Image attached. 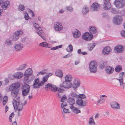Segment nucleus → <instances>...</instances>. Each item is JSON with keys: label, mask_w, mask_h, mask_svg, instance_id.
I'll list each match as a JSON object with an SVG mask.
<instances>
[{"label": "nucleus", "mask_w": 125, "mask_h": 125, "mask_svg": "<svg viewBox=\"0 0 125 125\" xmlns=\"http://www.w3.org/2000/svg\"><path fill=\"white\" fill-rule=\"evenodd\" d=\"M124 74V72H122L119 75V78H122Z\"/></svg>", "instance_id": "63"}, {"label": "nucleus", "mask_w": 125, "mask_h": 125, "mask_svg": "<svg viewBox=\"0 0 125 125\" xmlns=\"http://www.w3.org/2000/svg\"><path fill=\"white\" fill-rule=\"evenodd\" d=\"M122 67L121 66L118 65L116 67L115 71L117 72H119L122 70Z\"/></svg>", "instance_id": "36"}, {"label": "nucleus", "mask_w": 125, "mask_h": 125, "mask_svg": "<svg viewBox=\"0 0 125 125\" xmlns=\"http://www.w3.org/2000/svg\"><path fill=\"white\" fill-rule=\"evenodd\" d=\"M9 90L11 91V94L12 96L15 98L19 94V90L17 89H10L9 88Z\"/></svg>", "instance_id": "15"}, {"label": "nucleus", "mask_w": 125, "mask_h": 125, "mask_svg": "<svg viewBox=\"0 0 125 125\" xmlns=\"http://www.w3.org/2000/svg\"><path fill=\"white\" fill-rule=\"evenodd\" d=\"M40 80L39 78L35 79L33 82L34 83L32 85L33 87L35 89L39 88L40 86H42V84H40L41 83V81L39 82Z\"/></svg>", "instance_id": "7"}, {"label": "nucleus", "mask_w": 125, "mask_h": 125, "mask_svg": "<svg viewBox=\"0 0 125 125\" xmlns=\"http://www.w3.org/2000/svg\"><path fill=\"white\" fill-rule=\"evenodd\" d=\"M114 3L117 8H120L124 6L125 3L124 0H115Z\"/></svg>", "instance_id": "4"}, {"label": "nucleus", "mask_w": 125, "mask_h": 125, "mask_svg": "<svg viewBox=\"0 0 125 125\" xmlns=\"http://www.w3.org/2000/svg\"><path fill=\"white\" fill-rule=\"evenodd\" d=\"M80 84V81L78 80H75L73 82V84H72L74 89L75 90L77 88L79 87Z\"/></svg>", "instance_id": "18"}, {"label": "nucleus", "mask_w": 125, "mask_h": 125, "mask_svg": "<svg viewBox=\"0 0 125 125\" xmlns=\"http://www.w3.org/2000/svg\"><path fill=\"white\" fill-rule=\"evenodd\" d=\"M63 111L64 113H69L70 112H69V110L68 109H66L65 108H63Z\"/></svg>", "instance_id": "61"}, {"label": "nucleus", "mask_w": 125, "mask_h": 125, "mask_svg": "<svg viewBox=\"0 0 125 125\" xmlns=\"http://www.w3.org/2000/svg\"><path fill=\"white\" fill-rule=\"evenodd\" d=\"M51 91L53 92H55L58 90V88L55 85H52L51 89Z\"/></svg>", "instance_id": "43"}, {"label": "nucleus", "mask_w": 125, "mask_h": 125, "mask_svg": "<svg viewBox=\"0 0 125 125\" xmlns=\"http://www.w3.org/2000/svg\"><path fill=\"white\" fill-rule=\"evenodd\" d=\"M67 97L65 95H64L61 98V101L62 102H63L65 100H66L67 99Z\"/></svg>", "instance_id": "51"}, {"label": "nucleus", "mask_w": 125, "mask_h": 125, "mask_svg": "<svg viewBox=\"0 0 125 125\" xmlns=\"http://www.w3.org/2000/svg\"><path fill=\"white\" fill-rule=\"evenodd\" d=\"M71 95L74 98H76L78 97V95L77 94L73 92L71 93Z\"/></svg>", "instance_id": "49"}, {"label": "nucleus", "mask_w": 125, "mask_h": 125, "mask_svg": "<svg viewBox=\"0 0 125 125\" xmlns=\"http://www.w3.org/2000/svg\"><path fill=\"white\" fill-rule=\"evenodd\" d=\"M65 81L71 83V82L72 79V78L71 75H67L65 76Z\"/></svg>", "instance_id": "29"}, {"label": "nucleus", "mask_w": 125, "mask_h": 125, "mask_svg": "<svg viewBox=\"0 0 125 125\" xmlns=\"http://www.w3.org/2000/svg\"><path fill=\"white\" fill-rule=\"evenodd\" d=\"M76 104L80 108H83L86 105L87 102L86 101H83L81 99L77 97Z\"/></svg>", "instance_id": "3"}, {"label": "nucleus", "mask_w": 125, "mask_h": 125, "mask_svg": "<svg viewBox=\"0 0 125 125\" xmlns=\"http://www.w3.org/2000/svg\"><path fill=\"white\" fill-rule=\"evenodd\" d=\"M89 31L91 34H95L97 32V30L94 26L90 27L89 29Z\"/></svg>", "instance_id": "22"}, {"label": "nucleus", "mask_w": 125, "mask_h": 125, "mask_svg": "<svg viewBox=\"0 0 125 125\" xmlns=\"http://www.w3.org/2000/svg\"><path fill=\"white\" fill-rule=\"evenodd\" d=\"M48 79V77L47 76L44 77L42 78V80L41 81V83L40 84H42V86L44 84L45 82L47 81Z\"/></svg>", "instance_id": "32"}, {"label": "nucleus", "mask_w": 125, "mask_h": 125, "mask_svg": "<svg viewBox=\"0 0 125 125\" xmlns=\"http://www.w3.org/2000/svg\"><path fill=\"white\" fill-rule=\"evenodd\" d=\"M4 83L5 85H7L9 83V79L5 78L4 80Z\"/></svg>", "instance_id": "57"}, {"label": "nucleus", "mask_w": 125, "mask_h": 125, "mask_svg": "<svg viewBox=\"0 0 125 125\" xmlns=\"http://www.w3.org/2000/svg\"><path fill=\"white\" fill-rule=\"evenodd\" d=\"M25 9V7L23 5H20L18 8L19 10H20L21 11H23Z\"/></svg>", "instance_id": "47"}, {"label": "nucleus", "mask_w": 125, "mask_h": 125, "mask_svg": "<svg viewBox=\"0 0 125 125\" xmlns=\"http://www.w3.org/2000/svg\"><path fill=\"white\" fill-rule=\"evenodd\" d=\"M78 98H80V99H82L85 98H86V96L85 95L83 94H79L78 95Z\"/></svg>", "instance_id": "46"}, {"label": "nucleus", "mask_w": 125, "mask_h": 125, "mask_svg": "<svg viewBox=\"0 0 125 125\" xmlns=\"http://www.w3.org/2000/svg\"><path fill=\"white\" fill-rule=\"evenodd\" d=\"M54 27L55 30L57 31L62 30L63 29V27L61 23L59 22H55Z\"/></svg>", "instance_id": "11"}, {"label": "nucleus", "mask_w": 125, "mask_h": 125, "mask_svg": "<svg viewBox=\"0 0 125 125\" xmlns=\"http://www.w3.org/2000/svg\"><path fill=\"white\" fill-rule=\"evenodd\" d=\"M3 3H5V5L7 6L8 8V6L10 5V2L8 1H5L3 2Z\"/></svg>", "instance_id": "59"}, {"label": "nucleus", "mask_w": 125, "mask_h": 125, "mask_svg": "<svg viewBox=\"0 0 125 125\" xmlns=\"http://www.w3.org/2000/svg\"><path fill=\"white\" fill-rule=\"evenodd\" d=\"M62 45H61L55 47L51 48L50 50H57L59 48H61L62 47Z\"/></svg>", "instance_id": "42"}, {"label": "nucleus", "mask_w": 125, "mask_h": 125, "mask_svg": "<svg viewBox=\"0 0 125 125\" xmlns=\"http://www.w3.org/2000/svg\"><path fill=\"white\" fill-rule=\"evenodd\" d=\"M52 85L50 83H48L46 84L45 87V89L46 91H48L50 88L51 89Z\"/></svg>", "instance_id": "34"}, {"label": "nucleus", "mask_w": 125, "mask_h": 125, "mask_svg": "<svg viewBox=\"0 0 125 125\" xmlns=\"http://www.w3.org/2000/svg\"><path fill=\"white\" fill-rule=\"evenodd\" d=\"M93 37V35L90 34L86 32L83 34L82 38L83 39L86 41H89L91 40Z\"/></svg>", "instance_id": "8"}, {"label": "nucleus", "mask_w": 125, "mask_h": 125, "mask_svg": "<svg viewBox=\"0 0 125 125\" xmlns=\"http://www.w3.org/2000/svg\"><path fill=\"white\" fill-rule=\"evenodd\" d=\"M70 108L72 111L75 113L77 114L81 113V112L80 110L79 109L77 108L74 107L73 105H71Z\"/></svg>", "instance_id": "20"}, {"label": "nucleus", "mask_w": 125, "mask_h": 125, "mask_svg": "<svg viewBox=\"0 0 125 125\" xmlns=\"http://www.w3.org/2000/svg\"><path fill=\"white\" fill-rule=\"evenodd\" d=\"M95 44H93L89 48V50L90 51H91L92 50V49H93V48L95 47Z\"/></svg>", "instance_id": "64"}, {"label": "nucleus", "mask_w": 125, "mask_h": 125, "mask_svg": "<svg viewBox=\"0 0 125 125\" xmlns=\"http://www.w3.org/2000/svg\"><path fill=\"white\" fill-rule=\"evenodd\" d=\"M23 74L20 72H18L15 74L14 75V77L15 78L18 79L21 78L22 77Z\"/></svg>", "instance_id": "28"}, {"label": "nucleus", "mask_w": 125, "mask_h": 125, "mask_svg": "<svg viewBox=\"0 0 125 125\" xmlns=\"http://www.w3.org/2000/svg\"><path fill=\"white\" fill-rule=\"evenodd\" d=\"M56 75L60 77H62L63 76V73L62 71L61 70H57L55 72Z\"/></svg>", "instance_id": "30"}, {"label": "nucleus", "mask_w": 125, "mask_h": 125, "mask_svg": "<svg viewBox=\"0 0 125 125\" xmlns=\"http://www.w3.org/2000/svg\"><path fill=\"white\" fill-rule=\"evenodd\" d=\"M94 117L92 116L90 118L89 120L88 124L89 125H95V123L94 119Z\"/></svg>", "instance_id": "27"}, {"label": "nucleus", "mask_w": 125, "mask_h": 125, "mask_svg": "<svg viewBox=\"0 0 125 125\" xmlns=\"http://www.w3.org/2000/svg\"><path fill=\"white\" fill-rule=\"evenodd\" d=\"M111 108L113 109H120V105L116 101H114L111 102L110 104Z\"/></svg>", "instance_id": "14"}, {"label": "nucleus", "mask_w": 125, "mask_h": 125, "mask_svg": "<svg viewBox=\"0 0 125 125\" xmlns=\"http://www.w3.org/2000/svg\"><path fill=\"white\" fill-rule=\"evenodd\" d=\"M72 33L73 37L74 38H79L81 35L80 31L77 29L74 30L73 31Z\"/></svg>", "instance_id": "17"}, {"label": "nucleus", "mask_w": 125, "mask_h": 125, "mask_svg": "<svg viewBox=\"0 0 125 125\" xmlns=\"http://www.w3.org/2000/svg\"><path fill=\"white\" fill-rule=\"evenodd\" d=\"M66 10L70 12L72 11L73 10V9L71 6L67 7L66 8Z\"/></svg>", "instance_id": "48"}, {"label": "nucleus", "mask_w": 125, "mask_h": 125, "mask_svg": "<svg viewBox=\"0 0 125 125\" xmlns=\"http://www.w3.org/2000/svg\"><path fill=\"white\" fill-rule=\"evenodd\" d=\"M72 55V54L71 53H69L67 55H66L65 56H63L62 58H67L69 57H70Z\"/></svg>", "instance_id": "55"}, {"label": "nucleus", "mask_w": 125, "mask_h": 125, "mask_svg": "<svg viewBox=\"0 0 125 125\" xmlns=\"http://www.w3.org/2000/svg\"><path fill=\"white\" fill-rule=\"evenodd\" d=\"M97 64L95 61H93L90 62L89 65V69L90 72L94 73L97 72Z\"/></svg>", "instance_id": "2"}, {"label": "nucleus", "mask_w": 125, "mask_h": 125, "mask_svg": "<svg viewBox=\"0 0 125 125\" xmlns=\"http://www.w3.org/2000/svg\"><path fill=\"white\" fill-rule=\"evenodd\" d=\"M12 43V41L9 39H7L6 41L5 42V44L9 46L11 45Z\"/></svg>", "instance_id": "41"}, {"label": "nucleus", "mask_w": 125, "mask_h": 125, "mask_svg": "<svg viewBox=\"0 0 125 125\" xmlns=\"http://www.w3.org/2000/svg\"><path fill=\"white\" fill-rule=\"evenodd\" d=\"M47 69L43 70L39 72L37 74V75L38 76L40 74L41 75H43L45 74L47 72Z\"/></svg>", "instance_id": "39"}, {"label": "nucleus", "mask_w": 125, "mask_h": 125, "mask_svg": "<svg viewBox=\"0 0 125 125\" xmlns=\"http://www.w3.org/2000/svg\"><path fill=\"white\" fill-rule=\"evenodd\" d=\"M100 5L97 3H93L91 6L90 10L94 11L98 10L100 9Z\"/></svg>", "instance_id": "10"}, {"label": "nucleus", "mask_w": 125, "mask_h": 125, "mask_svg": "<svg viewBox=\"0 0 125 125\" xmlns=\"http://www.w3.org/2000/svg\"><path fill=\"white\" fill-rule=\"evenodd\" d=\"M111 51L112 50L109 47H106L103 48L102 52L104 55H107L111 52Z\"/></svg>", "instance_id": "16"}, {"label": "nucleus", "mask_w": 125, "mask_h": 125, "mask_svg": "<svg viewBox=\"0 0 125 125\" xmlns=\"http://www.w3.org/2000/svg\"><path fill=\"white\" fill-rule=\"evenodd\" d=\"M2 10H5L8 8L7 6L5 5V3H3L1 6Z\"/></svg>", "instance_id": "54"}, {"label": "nucleus", "mask_w": 125, "mask_h": 125, "mask_svg": "<svg viewBox=\"0 0 125 125\" xmlns=\"http://www.w3.org/2000/svg\"><path fill=\"white\" fill-rule=\"evenodd\" d=\"M57 91H58L59 92L61 93H63L64 91V89H62L61 88H58Z\"/></svg>", "instance_id": "58"}, {"label": "nucleus", "mask_w": 125, "mask_h": 125, "mask_svg": "<svg viewBox=\"0 0 125 125\" xmlns=\"http://www.w3.org/2000/svg\"><path fill=\"white\" fill-rule=\"evenodd\" d=\"M60 87H62L64 88H69L72 86V84L65 81L63 82L62 84L60 85Z\"/></svg>", "instance_id": "12"}, {"label": "nucleus", "mask_w": 125, "mask_h": 125, "mask_svg": "<svg viewBox=\"0 0 125 125\" xmlns=\"http://www.w3.org/2000/svg\"><path fill=\"white\" fill-rule=\"evenodd\" d=\"M25 12L26 14L24 15V18L25 20H27L29 18V16L28 13H26V12Z\"/></svg>", "instance_id": "60"}, {"label": "nucleus", "mask_w": 125, "mask_h": 125, "mask_svg": "<svg viewBox=\"0 0 125 125\" xmlns=\"http://www.w3.org/2000/svg\"><path fill=\"white\" fill-rule=\"evenodd\" d=\"M39 45L44 47H48V43L46 42H42L39 44Z\"/></svg>", "instance_id": "40"}, {"label": "nucleus", "mask_w": 125, "mask_h": 125, "mask_svg": "<svg viewBox=\"0 0 125 125\" xmlns=\"http://www.w3.org/2000/svg\"><path fill=\"white\" fill-rule=\"evenodd\" d=\"M23 32L21 30H19L15 31L12 36V39L14 40H16L18 39L19 37L21 36Z\"/></svg>", "instance_id": "6"}, {"label": "nucleus", "mask_w": 125, "mask_h": 125, "mask_svg": "<svg viewBox=\"0 0 125 125\" xmlns=\"http://www.w3.org/2000/svg\"><path fill=\"white\" fill-rule=\"evenodd\" d=\"M67 104L66 102H63L61 104V107L62 108H64V107L66 106Z\"/></svg>", "instance_id": "52"}, {"label": "nucleus", "mask_w": 125, "mask_h": 125, "mask_svg": "<svg viewBox=\"0 0 125 125\" xmlns=\"http://www.w3.org/2000/svg\"><path fill=\"white\" fill-rule=\"evenodd\" d=\"M122 21V19L121 16L116 15L113 18V22L116 25L120 24L121 23Z\"/></svg>", "instance_id": "5"}, {"label": "nucleus", "mask_w": 125, "mask_h": 125, "mask_svg": "<svg viewBox=\"0 0 125 125\" xmlns=\"http://www.w3.org/2000/svg\"><path fill=\"white\" fill-rule=\"evenodd\" d=\"M20 86V84L19 83H16L12 84L10 86V89L12 88L13 89H17L19 90V88Z\"/></svg>", "instance_id": "21"}, {"label": "nucleus", "mask_w": 125, "mask_h": 125, "mask_svg": "<svg viewBox=\"0 0 125 125\" xmlns=\"http://www.w3.org/2000/svg\"><path fill=\"white\" fill-rule=\"evenodd\" d=\"M66 50L68 52H71L73 50V47L71 44L69 45L68 48H67Z\"/></svg>", "instance_id": "44"}, {"label": "nucleus", "mask_w": 125, "mask_h": 125, "mask_svg": "<svg viewBox=\"0 0 125 125\" xmlns=\"http://www.w3.org/2000/svg\"><path fill=\"white\" fill-rule=\"evenodd\" d=\"M33 25L34 27L36 29H37V28L39 27V25L37 23H33Z\"/></svg>", "instance_id": "62"}, {"label": "nucleus", "mask_w": 125, "mask_h": 125, "mask_svg": "<svg viewBox=\"0 0 125 125\" xmlns=\"http://www.w3.org/2000/svg\"><path fill=\"white\" fill-rule=\"evenodd\" d=\"M27 65L24 64L20 65L19 67L17 68L18 70H21L24 69L26 67Z\"/></svg>", "instance_id": "33"}, {"label": "nucleus", "mask_w": 125, "mask_h": 125, "mask_svg": "<svg viewBox=\"0 0 125 125\" xmlns=\"http://www.w3.org/2000/svg\"><path fill=\"white\" fill-rule=\"evenodd\" d=\"M114 70V69L112 67L108 66L106 68L105 71L108 74H110L113 73Z\"/></svg>", "instance_id": "19"}, {"label": "nucleus", "mask_w": 125, "mask_h": 125, "mask_svg": "<svg viewBox=\"0 0 125 125\" xmlns=\"http://www.w3.org/2000/svg\"><path fill=\"white\" fill-rule=\"evenodd\" d=\"M12 104L15 111H17V115L18 116H20L23 108L22 104H19L18 102H17L15 100L12 102Z\"/></svg>", "instance_id": "1"}, {"label": "nucleus", "mask_w": 125, "mask_h": 125, "mask_svg": "<svg viewBox=\"0 0 125 125\" xmlns=\"http://www.w3.org/2000/svg\"><path fill=\"white\" fill-rule=\"evenodd\" d=\"M25 77L24 79V81L26 83H28L30 81V80L29 79L28 77L29 76H24Z\"/></svg>", "instance_id": "53"}, {"label": "nucleus", "mask_w": 125, "mask_h": 125, "mask_svg": "<svg viewBox=\"0 0 125 125\" xmlns=\"http://www.w3.org/2000/svg\"><path fill=\"white\" fill-rule=\"evenodd\" d=\"M111 12L114 14H117L118 13H120L121 11H117L116 9L112 8L111 10Z\"/></svg>", "instance_id": "38"}, {"label": "nucleus", "mask_w": 125, "mask_h": 125, "mask_svg": "<svg viewBox=\"0 0 125 125\" xmlns=\"http://www.w3.org/2000/svg\"><path fill=\"white\" fill-rule=\"evenodd\" d=\"M20 98V97H19V96H18L17 98H16V100H15V99H14L13 100L12 102L14 101V100L16 101L17 102H19V104H22L23 106H24L25 105H26L27 104V101L26 100H25V101H24V103H20V101H19V100Z\"/></svg>", "instance_id": "31"}, {"label": "nucleus", "mask_w": 125, "mask_h": 125, "mask_svg": "<svg viewBox=\"0 0 125 125\" xmlns=\"http://www.w3.org/2000/svg\"><path fill=\"white\" fill-rule=\"evenodd\" d=\"M67 102L71 105H73L75 103V100L72 97L68 98L67 99Z\"/></svg>", "instance_id": "26"}, {"label": "nucleus", "mask_w": 125, "mask_h": 125, "mask_svg": "<svg viewBox=\"0 0 125 125\" xmlns=\"http://www.w3.org/2000/svg\"><path fill=\"white\" fill-rule=\"evenodd\" d=\"M22 93L23 96H25L28 95L30 91V90H22Z\"/></svg>", "instance_id": "35"}, {"label": "nucleus", "mask_w": 125, "mask_h": 125, "mask_svg": "<svg viewBox=\"0 0 125 125\" xmlns=\"http://www.w3.org/2000/svg\"><path fill=\"white\" fill-rule=\"evenodd\" d=\"M32 70L31 68H29L25 71L24 73V76H29L32 74Z\"/></svg>", "instance_id": "23"}, {"label": "nucleus", "mask_w": 125, "mask_h": 125, "mask_svg": "<svg viewBox=\"0 0 125 125\" xmlns=\"http://www.w3.org/2000/svg\"><path fill=\"white\" fill-rule=\"evenodd\" d=\"M14 114L13 112L10 115L9 117V120L10 122H12V118L14 117Z\"/></svg>", "instance_id": "50"}, {"label": "nucleus", "mask_w": 125, "mask_h": 125, "mask_svg": "<svg viewBox=\"0 0 125 125\" xmlns=\"http://www.w3.org/2000/svg\"><path fill=\"white\" fill-rule=\"evenodd\" d=\"M124 48L122 46L120 45L115 46L114 48V52L116 53H119L123 52Z\"/></svg>", "instance_id": "13"}, {"label": "nucleus", "mask_w": 125, "mask_h": 125, "mask_svg": "<svg viewBox=\"0 0 125 125\" xmlns=\"http://www.w3.org/2000/svg\"><path fill=\"white\" fill-rule=\"evenodd\" d=\"M7 97L6 96H5L3 98V105H5L7 102Z\"/></svg>", "instance_id": "45"}, {"label": "nucleus", "mask_w": 125, "mask_h": 125, "mask_svg": "<svg viewBox=\"0 0 125 125\" xmlns=\"http://www.w3.org/2000/svg\"><path fill=\"white\" fill-rule=\"evenodd\" d=\"M22 90H29L30 91V87L27 84H25L23 85L22 88Z\"/></svg>", "instance_id": "37"}, {"label": "nucleus", "mask_w": 125, "mask_h": 125, "mask_svg": "<svg viewBox=\"0 0 125 125\" xmlns=\"http://www.w3.org/2000/svg\"><path fill=\"white\" fill-rule=\"evenodd\" d=\"M14 47L16 51H19L22 50L23 48V45L22 44L20 43L16 44L15 45Z\"/></svg>", "instance_id": "25"}, {"label": "nucleus", "mask_w": 125, "mask_h": 125, "mask_svg": "<svg viewBox=\"0 0 125 125\" xmlns=\"http://www.w3.org/2000/svg\"><path fill=\"white\" fill-rule=\"evenodd\" d=\"M110 0H104L103 9L106 10L109 9L111 8V6L110 2Z\"/></svg>", "instance_id": "9"}, {"label": "nucleus", "mask_w": 125, "mask_h": 125, "mask_svg": "<svg viewBox=\"0 0 125 125\" xmlns=\"http://www.w3.org/2000/svg\"><path fill=\"white\" fill-rule=\"evenodd\" d=\"M89 11V9L88 6L86 5H84L83 7L82 10V13L83 14H86Z\"/></svg>", "instance_id": "24"}, {"label": "nucleus", "mask_w": 125, "mask_h": 125, "mask_svg": "<svg viewBox=\"0 0 125 125\" xmlns=\"http://www.w3.org/2000/svg\"><path fill=\"white\" fill-rule=\"evenodd\" d=\"M121 34L122 37L125 38V31H122L121 32Z\"/></svg>", "instance_id": "56"}]
</instances>
